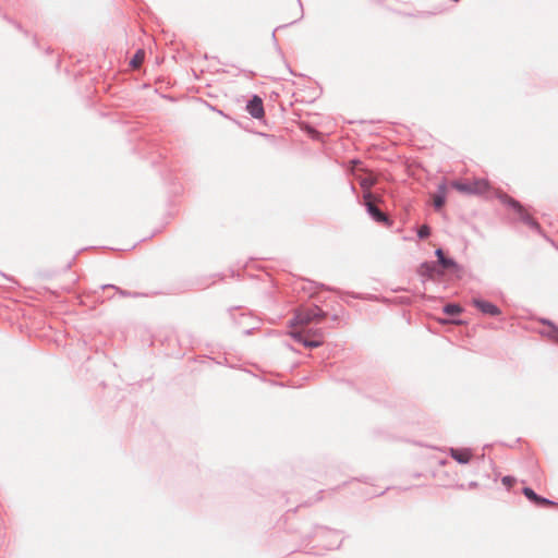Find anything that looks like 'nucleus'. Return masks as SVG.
<instances>
[{"label": "nucleus", "instance_id": "nucleus-13", "mask_svg": "<svg viewBox=\"0 0 558 558\" xmlns=\"http://www.w3.org/2000/svg\"><path fill=\"white\" fill-rule=\"evenodd\" d=\"M446 203V185L440 184L437 192L433 195V205L435 210H440Z\"/></svg>", "mask_w": 558, "mask_h": 558}, {"label": "nucleus", "instance_id": "nucleus-9", "mask_svg": "<svg viewBox=\"0 0 558 558\" xmlns=\"http://www.w3.org/2000/svg\"><path fill=\"white\" fill-rule=\"evenodd\" d=\"M438 267L442 270V274L445 270H451L457 277L461 276V272L463 270L462 266H460L453 258L445 256L439 262H435Z\"/></svg>", "mask_w": 558, "mask_h": 558}, {"label": "nucleus", "instance_id": "nucleus-14", "mask_svg": "<svg viewBox=\"0 0 558 558\" xmlns=\"http://www.w3.org/2000/svg\"><path fill=\"white\" fill-rule=\"evenodd\" d=\"M461 312V306L454 303H448L444 306V313L448 315H457L460 314Z\"/></svg>", "mask_w": 558, "mask_h": 558}, {"label": "nucleus", "instance_id": "nucleus-19", "mask_svg": "<svg viewBox=\"0 0 558 558\" xmlns=\"http://www.w3.org/2000/svg\"><path fill=\"white\" fill-rule=\"evenodd\" d=\"M360 184L365 192H371L369 189L375 184V179L364 178L361 180Z\"/></svg>", "mask_w": 558, "mask_h": 558}, {"label": "nucleus", "instance_id": "nucleus-3", "mask_svg": "<svg viewBox=\"0 0 558 558\" xmlns=\"http://www.w3.org/2000/svg\"><path fill=\"white\" fill-rule=\"evenodd\" d=\"M501 202L504 204L508 205L509 207H511L515 213H518L522 222H524L526 226H529L531 229H533L537 232L541 231L539 223L524 210L523 206L521 205V203L519 201L505 194L501 196Z\"/></svg>", "mask_w": 558, "mask_h": 558}, {"label": "nucleus", "instance_id": "nucleus-2", "mask_svg": "<svg viewBox=\"0 0 558 558\" xmlns=\"http://www.w3.org/2000/svg\"><path fill=\"white\" fill-rule=\"evenodd\" d=\"M327 313L319 308L317 305L308 308L296 310L291 320V326L294 325H308L312 322L320 323Z\"/></svg>", "mask_w": 558, "mask_h": 558}, {"label": "nucleus", "instance_id": "nucleus-11", "mask_svg": "<svg viewBox=\"0 0 558 558\" xmlns=\"http://www.w3.org/2000/svg\"><path fill=\"white\" fill-rule=\"evenodd\" d=\"M449 453L452 459H454L460 464H468L472 458V452L468 448L456 449L450 448Z\"/></svg>", "mask_w": 558, "mask_h": 558}, {"label": "nucleus", "instance_id": "nucleus-12", "mask_svg": "<svg viewBox=\"0 0 558 558\" xmlns=\"http://www.w3.org/2000/svg\"><path fill=\"white\" fill-rule=\"evenodd\" d=\"M539 322L548 327L547 330L541 331V335L547 337L551 342L558 344V327L547 318H542Z\"/></svg>", "mask_w": 558, "mask_h": 558}, {"label": "nucleus", "instance_id": "nucleus-5", "mask_svg": "<svg viewBox=\"0 0 558 558\" xmlns=\"http://www.w3.org/2000/svg\"><path fill=\"white\" fill-rule=\"evenodd\" d=\"M291 336L296 342L302 343L306 348H318L323 344V331L320 329L314 331L316 337L314 339H308L302 331H293Z\"/></svg>", "mask_w": 558, "mask_h": 558}, {"label": "nucleus", "instance_id": "nucleus-21", "mask_svg": "<svg viewBox=\"0 0 558 558\" xmlns=\"http://www.w3.org/2000/svg\"><path fill=\"white\" fill-rule=\"evenodd\" d=\"M502 484L505 486H507L508 488H510L512 486V484L515 482V478L512 477V476H504L502 480H501Z\"/></svg>", "mask_w": 558, "mask_h": 558}, {"label": "nucleus", "instance_id": "nucleus-6", "mask_svg": "<svg viewBox=\"0 0 558 558\" xmlns=\"http://www.w3.org/2000/svg\"><path fill=\"white\" fill-rule=\"evenodd\" d=\"M418 275L425 279H435L442 276V270L438 267L435 262H424L420 265Z\"/></svg>", "mask_w": 558, "mask_h": 558}, {"label": "nucleus", "instance_id": "nucleus-23", "mask_svg": "<svg viewBox=\"0 0 558 558\" xmlns=\"http://www.w3.org/2000/svg\"><path fill=\"white\" fill-rule=\"evenodd\" d=\"M281 27H282V26H279V27H277V28L272 32L271 37H272V39H274V40H276V31H278V29H279V28H281Z\"/></svg>", "mask_w": 558, "mask_h": 558}, {"label": "nucleus", "instance_id": "nucleus-8", "mask_svg": "<svg viewBox=\"0 0 558 558\" xmlns=\"http://www.w3.org/2000/svg\"><path fill=\"white\" fill-rule=\"evenodd\" d=\"M247 112L254 118V119H260L264 117V105L263 100L259 96L254 95L246 105Z\"/></svg>", "mask_w": 558, "mask_h": 558}, {"label": "nucleus", "instance_id": "nucleus-10", "mask_svg": "<svg viewBox=\"0 0 558 558\" xmlns=\"http://www.w3.org/2000/svg\"><path fill=\"white\" fill-rule=\"evenodd\" d=\"M316 536H318V537L327 536L328 538H330V541L328 543L323 544V546L325 548L332 549V548L338 547L339 535H338L337 532L331 531V530L326 529V527H319L316 531Z\"/></svg>", "mask_w": 558, "mask_h": 558}, {"label": "nucleus", "instance_id": "nucleus-15", "mask_svg": "<svg viewBox=\"0 0 558 558\" xmlns=\"http://www.w3.org/2000/svg\"><path fill=\"white\" fill-rule=\"evenodd\" d=\"M522 493L531 502L536 505L539 495H537L531 487H524Z\"/></svg>", "mask_w": 558, "mask_h": 558}, {"label": "nucleus", "instance_id": "nucleus-22", "mask_svg": "<svg viewBox=\"0 0 558 558\" xmlns=\"http://www.w3.org/2000/svg\"><path fill=\"white\" fill-rule=\"evenodd\" d=\"M435 255L437 257V262H439L441 258L445 257V253H444V250L442 248H437L435 251Z\"/></svg>", "mask_w": 558, "mask_h": 558}, {"label": "nucleus", "instance_id": "nucleus-17", "mask_svg": "<svg viewBox=\"0 0 558 558\" xmlns=\"http://www.w3.org/2000/svg\"><path fill=\"white\" fill-rule=\"evenodd\" d=\"M430 235V228L428 225H423L417 229V236L421 240L427 239Z\"/></svg>", "mask_w": 558, "mask_h": 558}, {"label": "nucleus", "instance_id": "nucleus-4", "mask_svg": "<svg viewBox=\"0 0 558 558\" xmlns=\"http://www.w3.org/2000/svg\"><path fill=\"white\" fill-rule=\"evenodd\" d=\"M452 187L461 193L469 195L483 194L488 190V182L484 179H478L471 182L454 181L452 182Z\"/></svg>", "mask_w": 558, "mask_h": 558}, {"label": "nucleus", "instance_id": "nucleus-1", "mask_svg": "<svg viewBox=\"0 0 558 558\" xmlns=\"http://www.w3.org/2000/svg\"><path fill=\"white\" fill-rule=\"evenodd\" d=\"M363 198L366 211L374 221L384 223L388 227L392 225V220L388 217V215L376 206V203L381 201L379 196L373 194L372 192H364Z\"/></svg>", "mask_w": 558, "mask_h": 558}, {"label": "nucleus", "instance_id": "nucleus-7", "mask_svg": "<svg viewBox=\"0 0 558 558\" xmlns=\"http://www.w3.org/2000/svg\"><path fill=\"white\" fill-rule=\"evenodd\" d=\"M472 304L485 315L495 317L501 314L500 308L492 302L474 298Z\"/></svg>", "mask_w": 558, "mask_h": 558}, {"label": "nucleus", "instance_id": "nucleus-18", "mask_svg": "<svg viewBox=\"0 0 558 558\" xmlns=\"http://www.w3.org/2000/svg\"><path fill=\"white\" fill-rule=\"evenodd\" d=\"M144 59V52L142 50H138L133 59L130 61V65L133 68H137Z\"/></svg>", "mask_w": 558, "mask_h": 558}, {"label": "nucleus", "instance_id": "nucleus-16", "mask_svg": "<svg viewBox=\"0 0 558 558\" xmlns=\"http://www.w3.org/2000/svg\"><path fill=\"white\" fill-rule=\"evenodd\" d=\"M108 288L117 290V292L121 296H124V298L125 296H133V298L138 296V293H133V292H130V291H126V290H122V289H120V288H118V287H116L113 284H105V286H102V289H108Z\"/></svg>", "mask_w": 558, "mask_h": 558}, {"label": "nucleus", "instance_id": "nucleus-20", "mask_svg": "<svg viewBox=\"0 0 558 558\" xmlns=\"http://www.w3.org/2000/svg\"><path fill=\"white\" fill-rule=\"evenodd\" d=\"M555 505H556L555 501L539 496V498H538V500H537L535 506H537V507H545V506H555Z\"/></svg>", "mask_w": 558, "mask_h": 558}]
</instances>
